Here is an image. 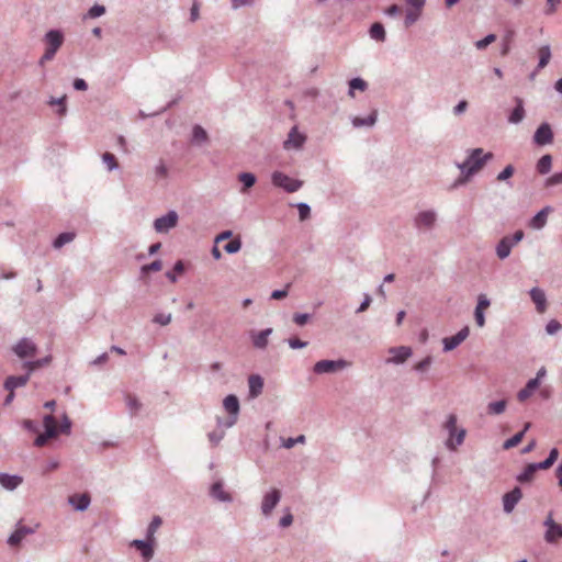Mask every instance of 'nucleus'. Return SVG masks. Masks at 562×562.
I'll return each instance as SVG.
<instances>
[{
	"label": "nucleus",
	"mask_w": 562,
	"mask_h": 562,
	"mask_svg": "<svg viewBox=\"0 0 562 562\" xmlns=\"http://www.w3.org/2000/svg\"><path fill=\"white\" fill-rule=\"evenodd\" d=\"M492 158V153L484 154L482 148L473 149L468 159L460 165V169L467 177H470L480 171Z\"/></svg>",
	"instance_id": "1"
},
{
	"label": "nucleus",
	"mask_w": 562,
	"mask_h": 562,
	"mask_svg": "<svg viewBox=\"0 0 562 562\" xmlns=\"http://www.w3.org/2000/svg\"><path fill=\"white\" fill-rule=\"evenodd\" d=\"M445 428L449 432V437L447 439V447L450 450H456L458 446L462 445L465 438V429H458L457 427V416L454 414H450L445 423Z\"/></svg>",
	"instance_id": "2"
},
{
	"label": "nucleus",
	"mask_w": 562,
	"mask_h": 562,
	"mask_svg": "<svg viewBox=\"0 0 562 562\" xmlns=\"http://www.w3.org/2000/svg\"><path fill=\"white\" fill-rule=\"evenodd\" d=\"M63 43L64 36L61 32L57 30H50L49 32H47L45 35L46 49L40 60V64L43 65L45 61L52 60L55 57L59 47L63 45Z\"/></svg>",
	"instance_id": "3"
},
{
	"label": "nucleus",
	"mask_w": 562,
	"mask_h": 562,
	"mask_svg": "<svg viewBox=\"0 0 562 562\" xmlns=\"http://www.w3.org/2000/svg\"><path fill=\"white\" fill-rule=\"evenodd\" d=\"M273 186L284 189L286 192H295L302 187V181L293 179L281 171H274L271 176Z\"/></svg>",
	"instance_id": "4"
},
{
	"label": "nucleus",
	"mask_w": 562,
	"mask_h": 562,
	"mask_svg": "<svg viewBox=\"0 0 562 562\" xmlns=\"http://www.w3.org/2000/svg\"><path fill=\"white\" fill-rule=\"evenodd\" d=\"M12 350L20 359H27L36 355L37 347L31 339L22 338L12 347Z\"/></svg>",
	"instance_id": "5"
},
{
	"label": "nucleus",
	"mask_w": 562,
	"mask_h": 562,
	"mask_svg": "<svg viewBox=\"0 0 562 562\" xmlns=\"http://www.w3.org/2000/svg\"><path fill=\"white\" fill-rule=\"evenodd\" d=\"M547 531L544 533V540L549 543H554L559 538H562V526L554 521L552 513H549L544 520Z\"/></svg>",
	"instance_id": "6"
},
{
	"label": "nucleus",
	"mask_w": 562,
	"mask_h": 562,
	"mask_svg": "<svg viewBox=\"0 0 562 562\" xmlns=\"http://www.w3.org/2000/svg\"><path fill=\"white\" fill-rule=\"evenodd\" d=\"M348 363L345 360H321L314 366V372L317 374L336 372L345 369Z\"/></svg>",
	"instance_id": "7"
},
{
	"label": "nucleus",
	"mask_w": 562,
	"mask_h": 562,
	"mask_svg": "<svg viewBox=\"0 0 562 562\" xmlns=\"http://www.w3.org/2000/svg\"><path fill=\"white\" fill-rule=\"evenodd\" d=\"M44 427H45V434L40 435L35 439V445L38 447L44 446L48 438L55 437L58 432L56 419L52 415H47L44 417Z\"/></svg>",
	"instance_id": "8"
},
{
	"label": "nucleus",
	"mask_w": 562,
	"mask_h": 562,
	"mask_svg": "<svg viewBox=\"0 0 562 562\" xmlns=\"http://www.w3.org/2000/svg\"><path fill=\"white\" fill-rule=\"evenodd\" d=\"M177 223L178 214L175 211H170L165 216L157 218L154 223V227L158 233H165L173 228Z\"/></svg>",
	"instance_id": "9"
},
{
	"label": "nucleus",
	"mask_w": 562,
	"mask_h": 562,
	"mask_svg": "<svg viewBox=\"0 0 562 562\" xmlns=\"http://www.w3.org/2000/svg\"><path fill=\"white\" fill-rule=\"evenodd\" d=\"M533 142L539 146L549 145L553 142V132L548 123H542L533 135Z\"/></svg>",
	"instance_id": "10"
},
{
	"label": "nucleus",
	"mask_w": 562,
	"mask_h": 562,
	"mask_svg": "<svg viewBox=\"0 0 562 562\" xmlns=\"http://www.w3.org/2000/svg\"><path fill=\"white\" fill-rule=\"evenodd\" d=\"M470 329L468 326L463 327L459 333L454 336L443 338V349L445 351H451L457 348L460 344H462L469 336Z\"/></svg>",
	"instance_id": "11"
},
{
	"label": "nucleus",
	"mask_w": 562,
	"mask_h": 562,
	"mask_svg": "<svg viewBox=\"0 0 562 562\" xmlns=\"http://www.w3.org/2000/svg\"><path fill=\"white\" fill-rule=\"evenodd\" d=\"M281 493L277 488H273L272 491L267 493L261 504L262 514L266 516L270 515L272 509L278 505Z\"/></svg>",
	"instance_id": "12"
},
{
	"label": "nucleus",
	"mask_w": 562,
	"mask_h": 562,
	"mask_svg": "<svg viewBox=\"0 0 562 562\" xmlns=\"http://www.w3.org/2000/svg\"><path fill=\"white\" fill-rule=\"evenodd\" d=\"M305 139H306L305 135L301 134L297 131V127L294 126L290 131L288 138L284 142V148L285 149H299L303 146V144L305 143Z\"/></svg>",
	"instance_id": "13"
},
{
	"label": "nucleus",
	"mask_w": 562,
	"mask_h": 562,
	"mask_svg": "<svg viewBox=\"0 0 562 562\" xmlns=\"http://www.w3.org/2000/svg\"><path fill=\"white\" fill-rule=\"evenodd\" d=\"M521 497H522V493L519 487H515L509 493H506L503 498L504 510L506 513H510L514 509V507L516 506V504L520 501Z\"/></svg>",
	"instance_id": "14"
},
{
	"label": "nucleus",
	"mask_w": 562,
	"mask_h": 562,
	"mask_svg": "<svg viewBox=\"0 0 562 562\" xmlns=\"http://www.w3.org/2000/svg\"><path fill=\"white\" fill-rule=\"evenodd\" d=\"M389 352L392 355V358L389 360L390 362L403 363L411 357L412 349L409 347L401 346L391 348Z\"/></svg>",
	"instance_id": "15"
},
{
	"label": "nucleus",
	"mask_w": 562,
	"mask_h": 562,
	"mask_svg": "<svg viewBox=\"0 0 562 562\" xmlns=\"http://www.w3.org/2000/svg\"><path fill=\"white\" fill-rule=\"evenodd\" d=\"M223 405L225 411L234 416L229 423V426H232L233 424H235L237 414L239 412V401L235 395H227L223 401Z\"/></svg>",
	"instance_id": "16"
},
{
	"label": "nucleus",
	"mask_w": 562,
	"mask_h": 562,
	"mask_svg": "<svg viewBox=\"0 0 562 562\" xmlns=\"http://www.w3.org/2000/svg\"><path fill=\"white\" fill-rule=\"evenodd\" d=\"M530 297L536 304L537 311L543 313L547 308V299L544 292L539 288H533L530 291Z\"/></svg>",
	"instance_id": "17"
},
{
	"label": "nucleus",
	"mask_w": 562,
	"mask_h": 562,
	"mask_svg": "<svg viewBox=\"0 0 562 562\" xmlns=\"http://www.w3.org/2000/svg\"><path fill=\"white\" fill-rule=\"evenodd\" d=\"M33 532V529L26 527V526H22V525H19L16 527V529L14 530V532L9 537V544L14 547V546H19L20 542L30 533Z\"/></svg>",
	"instance_id": "18"
},
{
	"label": "nucleus",
	"mask_w": 562,
	"mask_h": 562,
	"mask_svg": "<svg viewBox=\"0 0 562 562\" xmlns=\"http://www.w3.org/2000/svg\"><path fill=\"white\" fill-rule=\"evenodd\" d=\"M248 384H249V396L251 398H255L261 394L262 389H263V380L260 375H258V374L250 375L248 379Z\"/></svg>",
	"instance_id": "19"
},
{
	"label": "nucleus",
	"mask_w": 562,
	"mask_h": 562,
	"mask_svg": "<svg viewBox=\"0 0 562 562\" xmlns=\"http://www.w3.org/2000/svg\"><path fill=\"white\" fill-rule=\"evenodd\" d=\"M30 374L26 373L25 375H10L4 381V389L5 390H15L16 387H21L27 384L30 380Z\"/></svg>",
	"instance_id": "20"
},
{
	"label": "nucleus",
	"mask_w": 562,
	"mask_h": 562,
	"mask_svg": "<svg viewBox=\"0 0 562 562\" xmlns=\"http://www.w3.org/2000/svg\"><path fill=\"white\" fill-rule=\"evenodd\" d=\"M153 542L147 539V541L143 540H134L132 542V546H134L137 550L140 551L142 555L144 557L145 561H149L153 558L154 550H153Z\"/></svg>",
	"instance_id": "21"
},
{
	"label": "nucleus",
	"mask_w": 562,
	"mask_h": 562,
	"mask_svg": "<svg viewBox=\"0 0 562 562\" xmlns=\"http://www.w3.org/2000/svg\"><path fill=\"white\" fill-rule=\"evenodd\" d=\"M69 503L74 506L75 509L85 510L90 504V496L87 493L74 494L69 496Z\"/></svg>",
	"instance_id": "22"
},
{
	"label": "nucleus",
	"mask_w": 562,
	"mask_h": 562,
	"mask_svg": "<svg viewBox=\"0 0 562 562\" xmlns=\"http://www.w3.org/2000/svg\"><path fill=\"white\" fill-rule=\"evenodd\" d=\"M52 359V356H46L42 359H37L34 361H26L23 364V369H25L27 373L31 375V373L34 372L35 370L49 366Z\"/></svg>",
	"instance_id": "23"
},
{
	"label": "nucleus",
	"mask_w": 562,
	"mask_h": 562,
	"mask_svg": "<svg viewBox=\"0 0 562 562\" xmlns=\"http://www.w3.org/2000/svg\"><path fill=\"white\" fill-rule=\"evenodd\" d=\"M415 221L418 227H431L436 222V214L432 211H424L416 216Z\"/></svg>",
	"instance_id": "24"
},
{
	"label": "nucleus",
	"mask_w": 562,
	"mask_h": 562,
	"mask_svg": "<svg viewBox=\"0 0 562 562\" xmlns=\"http://www.w3.org/2000/svg\"><path fill=\"white\" fill-rule=\"evenodd\" d=\"M22 483V477L19 475H10L0 473V484L7 490H14Z\"/></svg>",
	"instance_id": "25"
},
{
	"label": "nucleus",
	"mask_w": 562,
	"mask_h": 562,
	"mask_svg": "<svg viewBox=\"0 0 562 562\" xmlns=\"http://www.w3.org/2000/svg\"><path fill=\"white\" fill-rule=\"evenodd\" d=\"M514 246V243H512V239L509 236H505L501 239L496 247V254L499 259H505L509 256L512 247Z\"/></svg>",
	"instance_id": "26"
},
{
	"label": "nucleus",
	"mask_w": 562,
	"mask_h": 562,
	"mask_svg": "<svg viewBox=\"0 0 562 562\" xmlns=\"http://www.w3.org/2000/svg\"><path fill=\"white\" fill-rule=\"evenodd\" d=\"M550 212L551 209L549 206L542 209L531 218L530 226L536 229L542 228L547 223V218Z\"/></svg>",
	"instance_id": "27"
},
{
	"label": "nucleus",
	"mask_w": 562,
	"mask_h": 562,
	"mask_svg": "<svg viewBox=\"0 0 562 562\" xmlns=\"http://www.w3.org/2000/svg\"><path fill=\"white\" fill-rule=\"evenodd\" d=\"M539 387L538 380H529L526 386L520 390L517 394V398L519 402L527 401L533 392Z\"/></svg>",
	"instance_id": "28"
},
{
	"label": "nucleus",
	"mask_w": 562,
	"mask_h": 562,
	"mask_svg": "<svg viewBox=\"0 0 562 562\" xmlns=\"http://www.w3.org/2000/svg\"><path fill=\"white\" fill-rule=\"evenodd\" d=\"M537 470H541L539 467H538V463H529L525 469L524 471L517 476V480L520 482V483H525V482H530L533 476H535V473L537 472Z\"/></svg>",
	"instance_id": "29"
},
{
	"label": "nucleus",
	"mask_w": 562,
	"mask_h": 562,
	"mask_svg": "<svg viewBox=\"0 0 562 562\" xmlns=\"http://www.w3.org/2000/svg\"><path fill=\"white\" fill-rule=\"evenodd\" d=\"M529 428H530V423H527L521 431L517 432L515 436H513L512 438L507 439L504 442L503 448L505 450H508V449H512V448L516 447L518 443L521 442L526 431Z\"/></svg>",
	"instance_id": "30"
},
{
	"label": "nucleus",
	"mask_w": 562,
	"mask_h": 562,
	"mask_svg": "<svg viewBox=\"0 0 562 562\" xmlns=\"http://www.w3.org/2000/svg\"><path fill=\"white\" fill-rule=\"evenodd\" d=\"M272 333L271 328L261 330L260 333L252 335V344L257 348H265L268 345V337Z\"/></svg>",
	"instance_id": "31"
},
{
	"label": "nucleus",
	"mask_w": 562,
	"mask_h": 562,
	"mask_svg": "<svg viewBox=\"0 0 562 562\" xmlns=\"http://www.w3.org/2000/svg\"><path fill=\"white\" fill-rule=\"evenodd\" d=\"M516 102H517V105L513 110V112H512V114L509 116V122L510 123H519L520 121H522V119L525 116V110H524V106H522V100L519 99V98H516Z\"/></svg>",
	"instance_id": "32"
},
{
	"label": "nucleus",
	"mask_w": 562,
	"mask_h": 562,
	"mask_svg": "<svg viewBox=\"0 0 562 562\" xmlns=\"http://www.w3.org/2000/svg\"><path fill=\"white\" fill-rule=\"evenodd\" d=\"M238 180L243 183L241 192L246 193L249 188L256 183L255 175L250 172H243L238 176Z\"/></svg>",
	"instance_id": "33"
},
{
	"label": "nucleus",
	"mask_w": 562,
	"mask_h": 562,
	"mask_svg": "<svg viewBox=\"0 0 562 562\" xmlns=\"http://www.w3.org/2000/svg\"><path fill=\"white\" fill-rule=\"evenodd\" d=\"M370 36L373 40L383 42L385 40L384 26L379 22L373 23L370 27Z\"/></svg>",
	"instance_id": "34"
},
{
	"label": "nucleus",
	"mask_w": 562,
	"mask_h": 562,
	"mask_svg": "<svg viewBox=\"0 0 562 562\" xmlns=\"http://www.w3.org/2000/svg\"><path fill=\"white\" fill-rule=\"evenodd\" d=\"M552 166V157L550 155L542 156L538 164H537V170L541 175H546L550 171Z\"/></svg>",
	"instance_id": "35"
},
{
	"label": "nucleus",
	"mask_w": 562,
	"mask_h": 562,
	"mask_svg": "<svg viewBox=\"0 0 562 562\" xmlns=\"http://www.w3.org/2000/svg\"><path fill=\"white\" fill-rule=\"evenodd\" d=\"M538 54H539V64H538V68L542 69L544 68L549 61H550V58H551V50H550V47L549 46H542L539 48L538 50Z\"/></svg>",
	"instance_id": "36"
},
{
	"label": "nucleus",
	"mask_w": 562,
	"mask_h": 562,
	"mask_svg": "<svg viewBox=\"0 0 562 562\" xmlns=\"http://www.w3.org/2000/svg\"><path fill=\"white\" fill-rule=\"evenodd\" d=\"M558 457H559V451H558L557 448H553L550 451L549 457L544 461L539 462L538 467L541 470H548V469H550L554 464V462L557 461Z\"/></svg>",
	"instance_id": "37"
},
{
	"label": "nucleus",
	"mask_w": 562,
	"mask_h": 562,
	"mask_svg": "<svg viewBox=\"0 0 562 562\" xmlns=\"http://www.w3.org/2000/svg\"><path fill=\"white\" fill-rule=\"evenodd\" d=\"M506 405H507V403L505 400L492 402L487 406V413L491 415H499L505 412Z\"/></svg>",
	"instance_id": "38"
},
{
	"label": "nucleus",
	"mask_w": 562,
	"mask_h": 562,
	"mask_svg": "<svg viewBox=\"0 0 562 562\" xmlns=\"http://www.w3.org/2000/svg\"><path fill=\"white\" fill-rule=\"evenodd\" d=\"M514 35H515V32L512 30L507 31V33L504 35L503 43H502L503 47H502V52H501L502 56H506L509 53L510 44L513 42Z\"/></svg>",
	"instance_id": "39"
},
{
	"label": "nucleus",
	"mask_w": 562,
	"mask_h": 562,
	"mask_svg": "<svg viewBox=\"0 0 562 562\" xmlns=\"http://www.w3.org/2000/svg\"><path fill=\"white\" fill-rule=\"evenodd\" d=\"M349 87H350L349 94L351 97H353V91L355 90L364 91L367 89L368 85L361 78H353L352 80H350Z\"/></svg>",
	"instance_id": "40"
},
{
	"label": "nucleus",
	"mask_w": 562,
	"mask_h": 562,
	"mask_svg": "<svg viewBox=\"0 0 562 562\" xmlns=\"http://www.w3.org/2000/svg\"><path fill=\"white\" fill-rule=\"evenodd\" d=\"M75 238V234L74 233H61L54 241V247L55 248H60L63 247L65 244H68L70 243L72 239Z\"/></svg>",
	"instance_id": "41"
},
{
	"label": "nucleus",
	"mask_w": 562,
	"mask_h": 562,
	"mask_svg": "<svg viewBox=\"0 0 562 562\" xmlns=\"http://www.w3.org/2000/svg\"><path fill=\"white\" fill-rule=\"evenodd\" d=\"M193 140L199 144L207 140V133L202 126L195 125L193 127Z\"/></svg>",
	"instance_id": "42"
},
{
	"label": "nucleus",
	"mask_w": 562,
	"mask_h": 562,
	"mask_svg": "<svg viewBox=\"0 0 562 562\" xmlns=\"http://www.w3.org/2000/svg\"><path fill=\"white\" fill-rule=\"evenodd\" d=\"M375 120H376V114L372 113V114H370L366 119L355 117L353 119V125L357 126V127L364 126V125L371 126V125H373L375 123Z\"/></svg>",
	"instance_id": "43"
},
{
	"label": "nucleus",
	"mask_w": 562,
	"mask_h": 562,
	"mask_svg": "<svg viewBox=\"0 0 562 562\" xmlns=\"http://www.w3.org/2000/svg\"><path fill=\"white\" fill-rule=\"evenodd\" d=\"M161 524H162V520L160 517L156 516L153 518V520L148 527V532H147V537H148L149 541H155L154 535L157 531V529L161 526Z\"/></svg>",
	"instance_id": "44"
},
{
	"label": "nucleus",
	"mask_w": 562,
	"mask_h": 562,
	"mask_svg": "<svg viewBox=\"0 0 562 562\" xmlns=\"http://www.w3.org/2000/svg\"><path fill=\"white\" fill-rule=\"evenodd\" d=\"M184 271V265L181 260L177 261L175 267H173V271H169L167 272V278L171 281V282H176L177 281V277L176 274H181L183 273Z\"/></svg>",
	"instance_id": "45"
},
{
	"label": "nucleus",
	"mask_w": 562,
	"mask_h": 562,
	"mask_svg": "<svg viewBox=\"0 0 562 562\" xmlns=\"http://www.w3.org/2000/svg\"><path fill=\"white\" fill-rule=\"evenodd\" d=\"M211 493L214 497L218 498L220 501L228 499V495L223 492V487H222L221 483H214L212 485Z\"/></svg>",
	"instance_id": "46"
},
{
	"label": "nucleus",
	"mask_w": 562,
	"mask_h": 562,
	"mask_svg": "<svg viewBox=\"0 0 562 562\" xmlns=\"http://www.w3.org/2000/svg\"><path fill=\"white\" fill-rule=\"evenodd\" d=\"M422 11H415L413 9H407L406 15H405V25L411 26L413 23L417 21L419 18Z\"/></svg>",
	"instance_id": "47"
},
{
	"label": "nucleus",
	"mask_w": 562,
	"mask_h": 562,
	"mask_svg": "<svg viewBox=\"0 0 562 562\" xmlns=\"http://www.w3.org/2000/svg\"><path fill=\"white\" fill-rule=\"evenodd\" d=\"M102 159H103V161L106 165L109 170H113V169H115L117 167V161H116V158H115V156L113 154L104 153L102 155Z\"/></svg>",
	"instance_id": "48"
},
{
	"label": "nucleus",
	"mask_w": 562,
	"mask_h": 562,
	"mask_svg": "<svg viewBox=\"0 0 562 562\" xmlns=\"http://www.w3.org/2000/svg\"><path fill=\"white\" fill-rule=\"evenodd\" d=\"M240 247H241L240 239L235 238V239L231 240L229 243H227L225 245L224 249L228 254H235V252L239 251Z\"/></svg>",
	"instance_id": "49"
},
{
	"label": "nucleus",
	"mask_w": 562,
	"mask_h": 562,
	"mask_svg": "<svg viewBox=\"0 0 562 562\" xmlns=\"http://www.w3.org/2000/svg\"><path fill=\"white\" fill-rule=\"evenodd\" d=\"M496 41V36L494 34H488L483 40H480L475 43V47L477 49H485L490 44Z\"/></svg>",
	"instance_id": "50"
},
{
	"label": "nucleus",
	"mask_w": 562,
	"mask_h": 562,
	"mask_svg": "<svg viewBox=\"0 0 562 562\" xmlns=\"http://www.w3.org/2000/svg\"><path fill=\"white\" fill-rule=\"evenodd\" d=\"M490 305H491V302L487 299V296L485 294H480L477 297V305H476L475 310L485 312L490 307Z\"/></svg>",
	"instance_id": "51"
},
{
	"label": "nucleus",
	"mask_w": 562,
	"mask_h": 562,
	"mask_svg": "<svg viewBox=\"0 0 562 562\" xmlns=\"http://www.w3.org/2000/svg\"><path fill=\"white\" fill-rule=\"evenodd\" d=\"M304 442H305V436L304 435H300L296 438H288L286 440H284L283 441V447L286 448V449H291L296 443H304Z\"/></svg>",
	"instance_id": "52"
},
{
	"label": "nucleus",
	"mask_w": 562,
	"mask_h": 562,
	"mask_svg": "<svg viewBox=\"0 0 562 562\" xmlns=\"http://www.w3.org/2000/svg\"><path fill=\"white\" fill-rule=\"evenodd\" d=\"M514 167L512 165H508L507 167H505V169L498 173L497 176V180L498 181H504V180H507L509 179L513 175H514Z\"/></svg>",
	"instance_id": "53"
},
{
	"label": "nucleus",
	"mask_w": 562,
	"mask_h": 562,
	"mask_svg": "<svg viewBox=\"0 0 562 562\" xmlns=\"http://www.w3.org/2000/svg\"><path fill=\"white\" fill-rule=\"evenodd\" d=\"M155 175H156L157 179H165V178H167V176H168V168H167V166L164 162H160L155 168Z\"/></svg>",
	"instance_id": "54"
},
{
	"label": "nucleus",
	"mask_w": 562,
	"mask_h": 562,
	"mask_svg": "<svg viewBox=\"0 0 562 562\" xmlns=\"http://www.w3.org/2000/svg\"><path fill=\"white\" fill-rule=\"evenodd\" d=\"M154 322L161 326H166L171 322V314H157L154 317Z\"/></svg>",
	"instance_id": "55"
},
{
	"label": "nucleus",
	"mask_w": 562,
	"mask_h": 562,
	"mask_svg": "<svg viewBox=\"0 0 562 562\" xmlns=\"http://www.w3.org/2000/svg\"><path fill=\"white\" fill-rule=\"evenodd\" d=\"M562 183V172L554 173L546 181L547 187H552Z\"/></svg>",
	"instance_id": "56"
},
{
	"label": "nucleus",
	"mask_w": 562,
	"mask_h": 562,
	"mask_svg": "<svg viewBox=\"0 0 562 562\" xmlns=\"http://www.w3.org/2000/svg\"><path fill=\"white\" fill-rule=\"evenodd\" d=\"M162 268V263L160 260H155L154 262L146 265L142 268L143 272L149 271H159Z\"/></svg>",
	"instance_id": "57"
},
{
	"label": "nucleus",
	"mask_w": 562,
	"mask_h": 562,
	"mask_svg": "<svg viewBox=\"0 0 562 562\" xmlns=\"http://www.w3.org/2000/svg\"><path fill=\"white\" fill-rule=\"evenodd\" d=\"M546 329L548 334L553 335L561 329V324L558 321L552 319L548 323Z\"/></svg>",
	"instance_id": "58"
},
{
	"label": "nucleus",
	"mask_w": 562,
	"mask_h": 562,
	"mask_svg": "<svg viewBox=\"0 0 562 562\" xmlns=\"http://www.w3.org/2000/svg\"><path fill=\"white\" fill-rule=\"evenodd\" d=\"M104 12H105V9L103 5L95 4L89 10V16L98 18V16H101Z\"/></svg>",
	"instance_id": "59"
},
{
	"label": "nucleus",
	"mask_w": 562,
	"mask_h": 562,
	"mask_svg": "<svg viewBox=\"0 0 562 562\" xmlns=\"http://www.w3.org/2000/svg\"><path fill=\"white\" fill-rule=\"evenodd\" d=\"M297 209H299L300 218L302 221L306 220L310 216V207H308V205H306L304 203H301V204L297 205Z\"/></svg>",
	"instance_id": "60"
},
{
	"label": "nucleus",
	"mask_w": 562,
	"mask_h": 562,
	"mask_svg": "<svg viewBox=\"0 0 562 562\" xmlns=\"http://www.w3.org/2000/svg\"><path fill=\"white\" fill-rule=\"evenodd\" d=\"M407 4L409 5L408 9H413V10H417V11H422L424 4H425V0H406Z\"/></svg>",
	"instance_id": "61"
},
{
	"label": "nucleus",
	"mask_w": 562,
	"mask_h": 562,
	"mask_svg": "<svg viewBox=\"0 0 562 562\" xmlns=\"http://www.w3.org/2000/svg\"><path fill=\"white\" fill-rule=\"evenodd\" d=\"M431 363V358L430 357H427L425 359H423L422 361H419L418 363L415 364V369L417 371H425Z\"/></svg>",
	"instance_id": "62"
},
{
	"label": "nucleus",
	"mask_w": 562,
	"mask_h": 562,
	"mask_svg": "<svg viewBox=\"0 0 562 562\" xmlns=\"http://www.w3.org/2000/svg\"><path fill=\"white\" fill-rule=\"evenodd\" d=\"M308 319H310L308 314H295L293 317V321L300 326L305 325L308 322Z\"/></svg>",
	"instance_id": "63"
},
{
	"label": "nucleus",
	"mask_w": 562,
	"mask_h": 562,
	"mask_svg": "<svg viewBox=\"0 0 562 562\" xmlns=\"http://www.w3.org/2000/svg\"><path fill=\"white\" fill-rule=\"evenodd\" d=\"M474 318H475V323L479 327H483L485 325L484 312L475 310Z\"/></svg>",
	"instance_id": "64"
}]
</instances>
